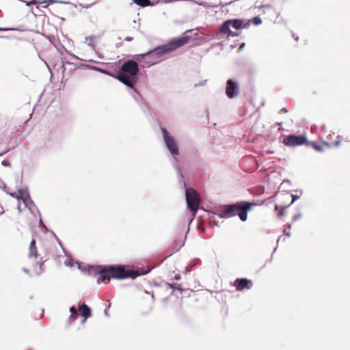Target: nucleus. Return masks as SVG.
I'll list each match as a JSON object with an SVG mask.
<instances>
[{
  "label": "nucleus",
  "instance_id": "39448f33",
  "mask_svg": "<svg viewBox=\"0 0 350 350\" xmlns=\"http://www.w3.org/2000/svg\"><path fill=\"white\" fill-rule=\"evenodd\" d=\"M250 25V21L244 22L242 19H230L225 21L220 27V33L227 35L228 37L238 36L239 33L230 29V27L238 30L247 28Z\"/></svg>",
  "mask_w": 350,
  "mask_h": 350
},
{
  "label": "nucleus",
  "instance_id": "c85d7f7f",
  "mask_svg": "<svg viewBox=\"0 0 350 350\" xmlns=\"http://www.w3.org/2000/svg\"><path fill=\"white\" fill-rule=\"evenodd\" d=\"M278 205H276V206H275V209H276V210H278Z\"/></svg>",
  "mask_w": 350,
  "mask_h": 350
},
{
  "label": "nucleus",
  "instance_id": "20e7f679",
  "mask_svg": "<svg viewBox=\"0 0 350 350\" xmlns=\"http://www.w3.org/2000/svg\"><path fill=\"white\" fill-rule=\"evenodd\" d=\"M253 205V204L247 202H241L226 205L223 208L219 211L217 215L221 218H228L238 215L241 221H245L247 219V212L251 210Z\"/></svg>",
  "mask_w": 350,
  "mask_h": 350
},
{
  "label": "nucleus",
  "instance_id": "9b49d317",
  "mask_svg": "<svg viewBox=\"0 0 350 350\" xmlns=\"http://www.w3.org/2000/svg\"><path fill=\"white\" fill-rule=\"evenodd\" d=\"M239 86L234 81L229 79L226 84V93L228 98H232L238 94Z\"/></svg>",
  "mask_w": 350,
  "mask_h": 350
},
{
  "label": "nucleus",
  "instance_id": "f03ea898",
  "mask_svg": "<svg viewBox=\"0 0 350 350\" xmlns=\"http://www.w3.org/2000/svg\"><path fill=\"white\" fill-rule=\"evenodd\" d=\"M98 273L99 274L97 280L98 282H103L105 284L109 283L111 278L116 279L135 278L138 275L137 272L126 270L122 266L103 267L98 271Z\"/></svg>",
  "mask_w": 350,
  "mask_h": 350
},
{
  "label": "nucleus",
  "instance_id": "aec40b11",
  "mask_svg": "<svg viewBox=\"0 0 350 350\" xmlns=\"http://www.w3.org/2000/svg\"><path fill=\"white\" fill-rule=\"evenodd\" d=\"M70 311L71 314H77V311L74 306L70 307Z\"/></svg>",
  "mask_w": 350,
  "mask_h": 350
},
{
  "label": "nucleus",
  "instance_id": "9d476101",
  "mask_svg": "<svg viewBox=\"0 0 350 350\" xmlns=\"http://www.w3.org/2000/svg\"><path fill=\"white\" fill-rule=\"evenodd\" d=\"M252 286V281L247 278H237L234 282V286H235L236 289L239 291L249 290Z\"/></svg>",
  "mask_w": 350,
  "mask_h": 350
},
{
  "label": "nucleus",
  "instance_id": "f257e3e1",
  "mask_svg": "<svg viewBox=\"0 0 350 350\" xmlns=\"http://www.w3.org/2000/svg\"><path fill=\"white\" fill-rule=\"evenodd\" d=\"M188 41L189 38L187 36L172 39L166 44L159 46L145 54L137 55L136 59L140 62H144L146 66H150L157 63L163 55L172 52L186 44Z\"/></svg>",
  "mask_w": 350,
  "mask_h": 350
},
{
  "label": "nucleus",
  "instance_id": "a211bd4d",
  "mask_svg": "<svg viewBox=\"0 0 350 350\" xmlns=\"http://www.w3.org/2000/svg\"><path fill=\"white\" fill-rule=\"evenodd\" d=\"M312 147H313L316 150H318V151H321V150H323L322 146H321V145H318V144H317L313 143V144H312Z\"/></svg>",
  "mask_w": 350,
  "mask_h": 350
},
{
  "label": "nucleus",
  "instance_id": "4be33fe9",
  "mask_svg": "<svg viewBox=\"0 0 350 350\" xmlns=\"http://www.w3.org/2000/svg\"><path fill=\"white\" fill-rule=\"evenodd\" d=\"M107 303H108L107 304V308H106V309L105 310V312L106 315H108L107 310L109 309V308L111 306V304H110L109 301H107Z\"/></svg>",
  "mask_w": 350,
  "mask_h": 350
},
{
  "label": "nucleus",
  "instance_id": "1a4fd4ad",
  "mask_svg": "<svg viewBox=\"0 0 350 350\" xmlns=\"http://www.w3.org/2000/svg\"><path fill=\"white\" fill-rule=\"evenodd\" d=\"M9 195L18 200H22L24 204V207H28L32 202L29 193L24 189H18L15 192L10 193Z\"/></svg>",
  "mask_w": 350,
  "mask_h": 350
},
{
  "label": "nucleus",
  "instance_id": "5701e85b",
  "mask_svg": "<svg viewBox=\"0 0 350 350\" xmlns=\"http://www.w3.org/2000/svg\"><path fill=\"white\" fill-rule=\"evenodd\" d=\"M284 208H283L282 209H281V210L278 212V215L279 217H281V216H282V215H284Z\"/></svg>",
  "mask_w": 350,
  "mask_h": 350
},
{
  "label": "nucleus",
  "instance_id": "f3484780",
  "mask_svg": "<svg viewBox=\"0 0 350 350\" xmlns=\"http://www.w3.org/2000/svg\"><path fill=\"white\" fill-rule=\"evenodd\" d=\"M78 317V314L77 313V314H71L70 315V317H69V321H70V323H72L73 321H75L76 320V319Z\"/></svg>",
  "mask_w": 350,
  "mask_h": 350
},
{
  "label": "nucleus",
  "instance_id": "a878e982",
  "mask_svg": "<svg viewBox=\"0 0 350 350\" xmlns=\"http://www.w3.org/2000/svg\"><path fill=\"white\" fill-rule=\"evenodd\" d=\"M126 41H132L133 40V37H126L124 38Z\"/></svg>",
  "mask_w": 350,
  "mask_h": 350
},
{
  "label": "nucleus",
  "instance_id": "6ab92c4d",
  "mask_svg": "<svg viewBox=\"0 0 350 350\" xmlns=\"http://www.w3.org/2000/svg\"><path fill=\"white\" fill-rule=\"evenodd\" d=\"M176 289H177L178 291H179L180 293H183V291H184V290L183 289V288L181 287V285H180V284H177V285L176 286Z\"/></svg>",
  "mask_w": 350,
  "mask_h": 350
},
{
  "label": "nucleus",
  "instance_id": "7ed1b4c3",
  "mask_svg": "<svg viewBox=\"0 0 350 350\" xmlns=\"http://www.w3.org/2000/svg\"><path fill=\"white\" fill-rule=\"evenodd\" d=\"M138 64L134 60L125 62L117 72L116 78L129 88H133L137 81Z\"/></svg>",
  "mask_w": 350,
  "mask_h": 350
},
{
  "label": "nucleus",
  "instance_id": "f8f14e48",
  "mask_svg": "<svg viewBox=\"0 0 350 350\" xmlns=\"http://www.w3.org/2000/svg\"><path fill=\"white\" fill-rule=\"evenodd\" d=\"M79 311L83 317V319L81 320V323H84L86 321L87 319L90 317L92 315L91 309L85 304H83L79 307Z\"/></svg>",
  "mask_w": 350,
  "mask_h": 350
},
{
  "label": "nucleus",
  "instance_id": "412c9836",
  "mask_svg": "<svg viewBox=\"0 0 350 350\" xmlns=\"http://www.w3.org/2000/svg\"><path fill=\"white\" fill-rule=\"evenodd\" d=\"M177 284H167V286L170 288H174L176 289V286Z\"/></svg>",
  "mask_w": 350,
  "mask_h": 350
},
{
  "label": "nucleus",
  "instance_id": "b1692460",
  "mask_svg": "<svg viewBox=\"0 0 350 350\" xmlns=\"http://www.w3.org/2000/svg\"><path fill=\"white\" fill-rule=\"evenodd\" d=\"M280 113H287V112H288V110H287L285 107H284V108H282V109H280Z\"/></svg>",
  "mask_w": 350,
  "mask_h": 350
},
{
  "label": "nucleus",
  "instance_id": "dca6fc26",
  "mask_svg": "<svg viewBox=\"0 0 350 350\" xmlns=\"http://www.w3.org/2000/svg\"><path fill=\"white\" fill-rule=\"evenodd\" d=\"M250 23H252L255 25H258L262 23V20L259 16H256L250 21Z\"/></svg>",
  "mask_w": 350,
  "mask_h": 350
},
{
  "label": "nucleus",
  "instance_id": "4468645a",
  "mask_svg": "<svg viewBox=\"0 0 350 350\" xmlns=\"http://www.w3.org/2000/svg\"><path fill=\"white\" fill-rule=\"evenodd\" d=\"M133 2L142 7H146L151 5L150 0H133Z\"/></svg>",
  "mask_w": 350,
  "mask_h": 350
},
{
  "label": "nucleus",
  "instance_id": "bb28decb",
  "mask_svg": "<svg viewBox=\"0 0 350 350\" xmlns=\"http://www.w3.org/2000/svg\"><path fill=\"white\" fill-rule=\"evenodd\" d=\"M37 3H38V2H37L36 1L33 0V1H31L29 3V5H30V4L36 5V4H37Z\"/></svg>",
  "mask_w": 350,
  "mask_h": 350
},
{
  "label": "nucleus",
  "instance_id": "c756f323",
  "mask_svg": "<svg viewBox=\"0 0 350 350\" xmlns=\"http://www.w3.org/2000/svg\"><path fill=\"white\" fill-rule=\"evenodd\" d=\"M8 29H4L3 30H4V31H6V30H8Z\"/></svg>",
  "mask_w": 350,
  "mask_h": 350
},
{
  "label": "nucleus",
  "instance_id": "ddd939ff",
  "mask_svg": "<svg viewBox=\"0 0 350 350\" xmlns=\"http://www.w3.org/2000/svg\"><path fill=\"white\" fill-rule=\"evenodd\" d=\"M29 257L33 258L34 259H38L39 257L35 239H33L30 243L29 247Z\"/></svg>",
  "mask_w": 350,
  "mask_h": 350
},
{
  "label": "nucleus",
  "instance_id": "423d86ee",
  "mask_svg": "<svg viewBox=\"0 0 350 350\" xmlns=\"http://www.w3.org/2000/svg\"><path fill=\"white\" fill-rule=\"evenodd\" d=\"M186 200L187 206L194 216L198 209L200 198L199 194L193 189H186Z\"/></svg>",
  "mask_w": 350,
  "mask_h": 350
},
{
  "label": "nucleus",
  "instance_id": "2eb2a0df",
  "mask_svg": "<svg viewBox=\"0 0 350 350\" xmlns=\"http://www.w3.org/2000/svg\"><path fill=\"white\" fill-rule=\"evenodd\" d=\"M336 138L337 139L333 143L324 142H323L322 145H325L327 147H330L332 146L337 147L339 146L340 140L339 139V136H336Z\"/></svg>",
  "mask_w": 350,
  "mask_h": 350
},
{
  "label": "nucleus",
  "instance_id": "6e6552de",
  "mask_svg": "<svg viewBox=\"0 0 350 350\" xmlns=\"http://www.w3.org/2000/svg\"><path fill=\"white\" fill-rule=\"evenodd\" d=\"M161 131L163 134V137L164 139V142L165 143V145L169 150V151L173 154V155H178V148L176 142H175L174 139L169 135V133L165 128H161Z\"/></svg>",
  "mask_w": 350,
  "mask_h": 350
},
{
  "label": "nucleus",
  "instance_id": "cd10ccee",
  "mask_svg": "<svg viewBox=\"0 0 350 350\" xmlns=\"http://www.w3.org/2000/svg\"><path fill=\"white\" fill-rule=\"evenodd\" d=\"M17 208H18V209L19 210V211H21V203H20V202L18 203V206H17Z\"/></svg>",
  "mask_w": 350,
  "mask_h": 350
},
{
  "label": "nucleus",
  "instance_id": "393cba45",
  "mask_svg": "<svg viewBox=\"0 0 350 350\" xmlns=\"http://www.w3.org/2000/svg\"><path fill=\"white\" fill-rule=\"evenodd\" d=\"M174 279H175L176 280H180V275L179 274H176V275H175V276H174Z\"/></svg>",
  "mask_w": 350,
  "mask_h": 350
},
{
  "label": "nucleus",
  "instance_id": "0eeeda50",
  "mask_svg": "<svg viewBox=\"0 0 350 350\" xmlns=\"http://www.w3.org/2000/svg\"><path fill=\"white\" fill-rule=\"evenodd\" d=\"M283 144L289 147H295L298 146H301L304 144H308L306 137L304 135H289L286 136L283 141Z\"/></svg>",
  "mask_w": 350,
  "mask_h": 350
}]
</instances>
